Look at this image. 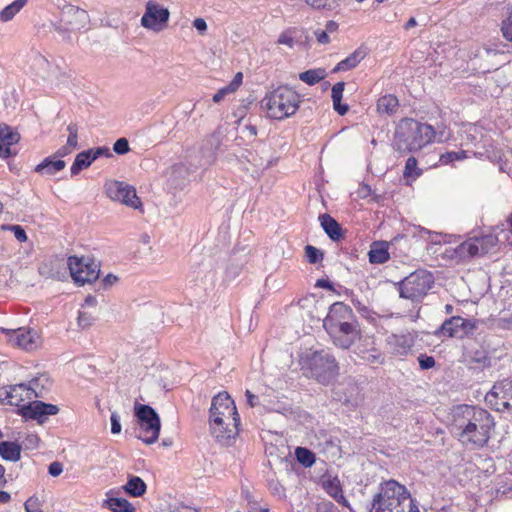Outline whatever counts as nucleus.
<instances>
[{
    "label": "nucleus",
    "instance_id": "nucleus-1",
    "mask_svg": "<svg viewBox=\"0 0 512 512\" xmlns=\"http://www.w3.org/2000/svg\"><path fill=\"white\" fill-rule=\"evenodd\" d=\"M452 415V429L462 445L478 449L489 442L495 422L487 410L476 406L459 405L454 408Z\"/></svg>",
    "mask_w": 512,
    "mask_h": 512
},
{
    "label": "nucleus",
    "instance_id": "nucleus-2",
    "mask_svg": "<svg viewBox=\"0 0 512 512\" xmlns=\"http://www.w3.org/2000/svg\"><path fill=\"white\" fill-rule=\"evenodd\" d=\"M40 378H33L29 384L24 383L11 385L5 391L3 401L9 405L17 406L18 413L25 419L36 420L39 424L45 422L48 416L56 415L59 408L56 405L44 403L42 401H31L25 404V400L32 398H42V390H38V382Z\"/></svg>",
    "mask_w": 512,
    "mask_h": 512
},
{
    "label": "nucleus",
    "instance_id": "nucleus-3",
    "mask_svg": "<svg viewBox=\"0 0 512 512\" xmlns=\"http://www.w3.org/2000/svg\"><path fill=\"white\" fill-rule=\"evenodd\" d=\"M240 417L232 398L221 392L212 399L209 411V425L212 436L224 446L233 443L239 433Z\"/></svg>",
    "mask_w": 512,
    "mask_h": 512
},
{
    "label": "nucleus",
    "instance_id": "nucleus-4",
    "mask_svg": "<svg viewBox=\"0 0 512 512\" xmlns=\"http://www.w3.org/2000/svg\"><path fill=\"white\" fill-rule=\"evenodd\" d=\"M370 512H420L408 489L390 479L380 483L373 496Z\"/></svg>",
    "mask_w": 512,
    "mask_h": 512
},
{
    "label": "nucleus",
    "instance_id": "nucleus-5",
    "mask_svg": "<svg viewBox=\"0 0 512 512\" xmlns=\"http://www.w3.org/2000/svg\"><path fill=\"white\" fill-rule=\"evenodd\" d=\"M436 132L433 126L413 118H403L397 124L392 146L400 153H413L431 143Z\"/></svg>",
    "mask_w": 512,
    "mask_h": 512
},
{
    "label": "nucleus",
    "instance_id": "nucleus-6",
    "mask_svg": "<svg viewBox=\"0 0 512 512\" xmlns=\"http://www.w3.org/2000/svg\"><path fill=\"white\" fill-rule=\"evenodd\" d=\"M261 103L270 118L283 120L296 113L300 95L288 86H279L266 94Z\"/></svg>",
    "mask_w": 512,
    "mask_h": 512
},
{
    "label": "nucleus",
    "instance_id": "nucleus-7",
    "mask_svg": "<svg viewBox=\"0 0 512 512\" xmlns=\"http://www.w3.org/2000/svg\"><path fill=\"white\" fill-rule=\"evenodd\" d=\"M433 284V274L425 269H418L405 277L397 285L401 298L410 300L413 303H419L427 295Z\"/></svg>",
    "mask_w": 512,
    "mask_h": 512
},
{
    "label": "nucleus",
    "instance_id": "nucleus-8",
    "mask_svg": "<svg viewBox=\"0 0 512 512\" xmlns=\"http://www.w3.org/2000/svg\"><path fill=\"white\" fill-rule=\"evenodd\" d=\"M305 365L311 375L322 383L327 384L338 374V363L335 357L324 350L315 351L305 359Z\"/></svg>",
    "mask_w": 512,
    "mask_h": 512
},
{
    "label": "nucleus",
    "instance_id": "nucleus-9",
    "mask_svg": "<svg viewBox=\"0 0 512 512\" xmlns=\"http://www.w3.org/2000/svg\"><path fill=\"white\" fill-rule=\"evenodd\" d=\"M134 412L139 425L138 438L146 444L155 443L158 440L161 427L156 411L149 405L136 403Z\"/></svg>",
    "mask_w": 512,
    "mask_h": 512
},
{
    "label": "nucleus",
    "instance_id": "nucleus-10",
    "mask_svg": "<svg viewBox=\"0 0 512 512\" xmlns=\"http://www.w3.org/2000/svg\"><path fill=\"white\" fill-rule=\"evenodd\" d=\"M67 264L73 280L80 285L92 283L99 278L100 264L90 257L70 256Z\"/></svg>",
    "mask_w": 512,
    "mask_h": 512
},
{
    "label": "nucleus",
    "instance_id": "nucleus-11",
    "mask_svg": "<svg viewBox=\"0 0 512 512\" xmlns=\"http://www.w3.org/2000/svg\"><path fill=\"white\" fill-rule=\"evenodd\" d=\"M170 11L154 0L145 4V12L141 17V26L155 33L162 32L168 26Z\"/></svg>",
    "mask_w": 512,
    "mask_h": 512
},
{
    "label": "nucleus",
    "instance_id": "nucleus-12",
    "mask_svg": "<svg viewBox=\"0 0 512 512\" xmlns=\"http://www.w3.org/2000/svg\"><path fill=\"white\" fill-rule=\"evenodd\" d=\"M325 330L331 337L334 345L341 349H349L361 336L358 321L333 326L329 325Z\"/></svg>",
    "mask_w": 512,
    "mask_h": 512
},
{
    "label": "nucleus",
    "instance_id": "nucleus-13",
    "mask_svg": "<svg viewBox=\"0 0 512 512\" xmlns=\"http://www.w3.org/2000/svg\"><path fill=\"white\" fill-rule=\"evenodd\" d=\"M492 409L499 412L512 411V381L496 382L485 396Z\"/></svg>",
    "mask_w": 512,
    "mask_h": 512
},
{
    "label": "nucleus",
    "instance_id": "nucleus-14",
    "mask_svg": "<svg viewBox=\"0 0 512 512\" xmlns=\"http://www.w3.org/2000/svg\"><path fill=\"white\" fill-rule=\"evenodd\" d=\"M106 193L113 201H118L133 209H142V203L136 194L135 188L125 182H108L106 184Z\"/></svg>",
    "mask_w": 512,
    "mask_h": 512
},
{
    "label": "nucleus",
    "instance_id": "nucleus-15",
    "mask_svg": "<svg viewBox=\"0 0 512 512\" xmlns=\"http://www.w3.org/2000/svg\"><path fill=\"white\" fill-rule=\"evenodd\" d=\"M8 337V342L21 349L32 351L37 349L41 344V339L38 333L31 329L20 327L16 329H1Z\"/></svg>",
    "mask_w": 512,
    "mask_h": 512
},
{
    "label": "nucleus",
    "instance_id": "nucleus-16",
    "mask_svg": "<svg viewBox=\"0 0 512 512\" xmlns=\"http://www.w3.org/2000/svg\"><path fill=\"white\" fill-rule=\"evenodd\" d=\"M354 321H357V318L352 308L343 302H335L330 306L329 312L323 321V326L326 328L329 325L346 324Z\"/></svg>",
    "mask_w": 512,
    "mask_h": 512
},
{
    "label": "nucleus",
    "instance_id": "nucleus-17",
    "mask_svg": "<svg viewBox=\"0 0 512 512\" xmlns=\"http://www.w3.org/2000/svg\"><path fill=\"white\" fill-rule=\"evenodd\" d=\"M60 22L66 29L80 30L88 22V14L76 6L66 5L61 10Z\"/></svg>",
    "mask_w": 512,
    "mask_h": 512
},
{
    "label": "nucleus",
    "instance_id": "nucleus-18",
    "mask_svg": "<svg viewBox=\"0 0 512 512\" xmlns=\"http://www.w3.org/2000/svg\"><path fill=\"white\" fill-rule=\"evenodd\" d=\"M385 341L388 352L394 356H406L415 344V338L409 332L391 334Z\"/></svg>",
    "mask_w": 512,
    "mask_h": 512
},
{
    "label": "nucleus",
    "instance_id": "nucleus-19",
    "mask_svg": "<svg viewBox=\"0 0 512 512\" xmlns=\"http://www.w3.org/2000/svg\"><path fill=\"white\" fill-rule=\"evenodd\" d=\"M460 327V316H452L446 319L442 325L435 330L434 335L438 338L462 339Z\"/></svg>",
    "mask_w": 512,
    "mask_h": 512
},
{
    "label": "nucleus",
    "instance_id": "nucleus-20",
    "mask_svg": "<svg viewBox=\"0 0 512 512\" xmlns=\"http://www.w3.org/2000/svg\"><path fill=\"white\" fill-rule=\"evenodd\" d=\"M20 140V135L7 125H0V157L11 156V146Z\"/></svg>",
    "mask_w": 512,
    "mask_h": 512
},
{
    "label": "nucleus",
    "instance_id": "nucleus-21",
    "mask_svg": "<svg viewBox=\"0 0 512 512\" xmlns=\"http://www.w3.org/2000/svg\"><path fill=\"white\" fill-rule=\"evenodd\" d=\"M366 55H367L366 47L361 46V47L357 48L347 58L340 61L333 69V72L346 71V70L355 68L366 57Z\"/></svg>",
    "mask_w": 512,
    "mask_h": 512
},
{
    "label": "nucleus",
    "instance_id": "nucleus-22",
    "mask_svg": "<svg viewBox=\"0 0 512 512\" xmlns=\"http://www.w3.org/2000/svg\"><path fill=\"white\" fill-rule=\"evenodd\" d=\"M319 220L325 233L333 241H339L343 237L342 228L339 223L329 214H322Z\"/></svg>",
    "mask_w": 512,
    "mask_h": 512
},
{
    "label": "nucleus",
    "instance_id": "nucleus-23",
    "mask_svg": "<svg viewBox=\"0 0 512 512\" xmlns=\"http://www.w3.org/2000/svg\"><path fill=\"white\" fill-rule=\"evenodd\" d=\"M112 491L107 492L108 498L103 500L102 508H107L112 512H134V506L124 498H116L110 496Z\"/></svg>",
    "mask_w": 512,
    "mask_h": 512
},
{
    "label": "nucleus",
    "instance_id": "nucleus-24",
    "mask_svg": "<svg viewBox=\"0 0 512 512\" xmlns=\"http://www.w3.org/2000/svg\"><path fill=\"white\" fill-rule=\"evenodd\" d=\"M65 166V161L55 159L54 157H47L35 167L34 171L42 175L51 176L63 170Z\"/></svg>",
    "mask_w": 512,
    "mask_h": 512
},
{
    "label": "nucleus",
    "instance_id": "nucleus-25",
    "mask_svg": "<svg viewBox=\"0 0 512 512\" xmlns=\"http://www.w3.org/2000/svg\"><path fill=\"white\" fill-rule=\"evenodd\" d=\"M52 64L46 57L41 54H36L32 59L31 69L34 74L43 80L50 78L52 73Z\"/></svg>",
    "mask_w": 512,
    "mask_h": 512
},
{
    "label": "nucleus",
    "instance_id": "nucleus-26",
    "mask_svg": "<svg viewBox=\"0 0 512 512\" xmlns=\"http://www.w3.org/2000/svg\"><path fill=\"white\" fill-rule=\"evenodd\" d=\"M399 100L393 94H386L377 100L376 109L379 114L393 115L397 112Z\"/></svg>",
    "mask_w": 512,
    "mask_h": 512
},
{
    "label": "nucleus",
    "instance_id": "nucleus-27",
    "mask_svg": "<svg viewBox=\"0 0 512 512\" xmlns=\"http://www.w3.org/2000/svg\"><path fill=\"white\" fill-rule=\"evenodd\" d=\"M0 456L7 461L17 462L21 458V446L16 442L0 443Z\"/></svg>",
    "mask_w": 512,
    "mask_h": 512
},
{
    "label": "nucleus",
    "instance_id": "nucleus-28",
    "mask_svg": "<svg viewBox=\"0 0 512 512\" xmlns=\"http://www.w3.org/2000/svg\"><path fill=\"white\" fill-rule=\"evenodd\" d=\"M344 87V82H337L333 85L331 93L333 108L341 116L345 115L349 110L348 105L341 103Z\"/></svg>",
    "mask_w": 512,
    "mask_h": 512
},
{
    "label": "nucleus",
    "instance_id": "nucleus-29",
    "mask_svg": "<svg viewBox=\"0 0 512 512\" xmlns=\"http://www.w3.org/2000/svg\"><path fill=\"white\" fill-rule=\"evenodd\" d=\"M389 259L388 247L385 242L373 243L369 251V261L375 264L385 263Z\"/></svg>",
    "mask_w": 512,
    "mask_h": 512
},
{
    "label": "nucleus",
    "instance_id": "nucleus-30",
    "mask_svg": "<svg viewBox=\"0 0 512 512\" xmlns=\"http://www.w3.org/2000/svg\"><path fill=\"white\" fill-rule=\"evenodd\" d=\"M145 482L138 476H130L123 490L132 497H140L146 492Z\"/></svg>",
    "mask_w": 512,
    "mask_h": 512
},
{
    "label": "nucleus",
    "instance_id": "nucleus-31",
    "mask_svg": "<svg viewBox=\"0 0 512 512\" xmlns=\"http://www.w3.org/2000/svg\"><path fill=\"white\" fill-rule=\"evenodd\" d=\"M91 154L92 150L82 151L79 154H77L74 163L71 166V174L73 176L78 175L81 172V170L89 167L92 164L93 159L91 157Z\"/></svg>",
    "mask_w": 512,
    "mask_h": 512
},
{
    "label": "nucleus",
    "instance_id": "nucleus-32",
    "mask_svg": "<svg viewBox=\"0 0 512 512\" xmlns=\"http://www.w3.org/2000/svg\"><path fill=\"white\" fill-rule=\"evenodd\" d=\"M456 252L462 256H468V257H474L481 254V250L478 244L477 237L470 238L467 241H464L461 243L457 249Z\"/></svg>",
    "mask_w": 512,
    "mask_h": 512
},
{
    "label": "nucleus",
    "instance_id": "nucleus-33",
    "mask_svg": "<svg viewBox=\"0 0 512 512\" xmlns=\"http://www.w3.org/2000/svg\"><path fill=\"white\" fill-rule=\"evenodd\" d=\"M327 76L324 68L309 69L299 74V79L308 85H315Z\"/></svg>",
    "mask_w": 512,
    "mask_h": 512
},
{
    "label": "nucleus",
    "instance_id": "nucleus-34",
    "mask_svg": "<svg viewBox=\"0 0 512 512\" xmlns=\"http://www.w3.org/2000/svg\"><path fill=\"white\" fill-rule=\"evenodd\" d=\"M27 0H15L0 11V21L8 22L26 5Z\"/></svg>",
    "mask_w": 512,
    "mask_h": 512
},
{
    "label": "nucleus",
    "instance_id": "nucleus-35",
    "mask_svg": "<svg viewBox=\"0 0 512 512\" xmlns=\"http://www.w3.org/2000/svg\"><path fill=\"white\" fill-rule=\"evenodd\" d=\"M295 456L297 461L304 467H311L315 463V454L307 448L297 447Z\"/></svg>",
    "mask_w": 512,
    "mask_h": 512
},
{
    "label": "nucleus",
    "instance_id": "nucleus-36",
    "mask_svg": "<svg viewBox=\"0 0 512 512\" xmlns=\"http://www.w3.org/2000/svg\"><path fill=\"white\" fill-rule=\"evenodd\" d=\"M313 9L334 10L340 6L339 0H304Z\"/></svg>",
    "mask_w": 512,
    "mask_h": 512
},
{
    "label": "nucleus",
    "instance_id": "nucleus-37",
    "mask_svg": "<svg viewBox=\"0 0 512 512\" xmlns=\"http://www.w3.org/2000/svg\"><path fill=\"white\" fill-rule=\"evenodd\" d=\"M422 173V170L417 166V160L415 157L411 156L406 160L403 176L405 178L416 179Z\"/></svg>",
    "mask_w": 512,
    "mask_h": 512
},
{
    "label": "nucleus",
    "instance_id": "nucleus-38",
    "mask_svg": "<svg viewBox=\"0 0 512 512\" xmlns=\"http://www.w3.org/2000/svg\"><path fill=\"white\" fill-rule=\"evenodd\" d=\"M362 359L370 365H382L384 363V355L378 349L367 350Z\"/></svg>",
    "mask_w": 512,
    "mask_h": 512
},
{
    "label": "nucleus",
    "instance_id": "nucleus-39",
    "mask_svg": "<svg viewBox=\"0 0 512 512\" xmlns=\"http://www.w3.org/2000/svg\"><path fill=\"white\" fill-rule=\"evenodd\" d=\"M478 244L481 250V254H485L489 251L491 247H494L497 244V237L494 235H485L482 237H477Z\"/></svg>",
    "mask_w": 512,
    "mask_h": 512
},
{
    "label": "nucleus",
    "instance_id": "nucleus-40",
    "mask_svg": "<svg viewBox=\"0 0 512 512\" xmlns=\"http://www.w3.org/2000/svg\"><path fill=\"white\" fill-rule=\"evenodd\" d=\"M460 326H461L460 327L461 328V336L463 339L464 337H467V336H470L473 334V332L477 328V323L474 320H469V319L460 317Z\"/></svg>",
    "mask_w": 512,
    "mask_h": 512
},
{
    "label": "nucleus",
    "instance_id": "nucleus-41",
    "mask_svg": "<svg viewBox=\"0 0 512 512\" xmlns=\"http://www.w3.org/2000/svg\"><path fill=\"white\" fill-rule=\"evenodd\" d=\"M466 157H467L466 151H464V150H461L458 152L451 151V152H446V153L442 154L440 156V162L442 164H448V163H451L454 161L463 160Z\"/></svg>",
    "mask_w": 512,
    "mask_h": 512
},
{
    "label": "nucleus",
    "instance_id": "nucleus-42",
    "mask_svg": "<svg viewBox=\"0 0 512 512\" xmlns=\"http://www.w3.org/2000/svg\"><path fill=\"white\" fill-rule=\"evenodd\" d=\"M305 254L308 262L311 264H316L323 259V253L319 249L311 245H307L305 247Z\"/></svg>",
    "mask_w": 512,
    "mask_h": 512
},
{
    "label": "nucleus",
    "instance_id": "nucleus-43",
    "mask_svg": "<svg viewBox=\"0 0 512 512\" xmlns=\"http://www.w3.org/2000/svg\"><path fill=\"white\" fill-rule=\"evenodd\" d=\"M67 130L69 132V135L66 145L73 150L78 146V127L75 123H70L67 127Z\"/></svg>",
    "mask_w": 512,
    "mask_h": 512
},
{
    "label": "nucleus",
    "instance_id": "nucleus-44",
    "mask_svg": "<svg viewBox=\"0 0 512 512\" xmlns=\"http://www.w3.org/2000/svg\"><path fill=\"white\" fill-rule=\"evenodd\" d=\"M2 229L13 232L15 238L20 243H24L28 239L25 230L20 225H3Z\"/></svg>",
    "mask_w": 512,
    "mask_h": 512
},
{
    "label": "nucleus",
    "instance_id": "nucleus-45",
    "mask_svg": "<svg viewBox=\"0 0 512 512\" xmlns=\"http://www.w3.org/2000/svg\"><path fill=\"white\" fill-rule=\"evenodd\" d=\"M293 34H294V30H292V29L283 31L277 39V44L285 45L289 48H293L294 43H295Z\"/></svg>",
    "mask_w": 512,
    "mask_h": 512
},
{
    "label": "nucleus",
    "instance_id": "nucleus-46",
    "mask_svg": "<svg viewBox=\"0 0 512 512\" xmlns=\"http://www.w3.org/2000/svg\"><path fill=\"white\" fill-rule=\"evenodd\" d=\"M501 31L503 37L512 42V13H510L501 24Z\"/></svg>",
    "mask_w": 512,
    "mask_h": 512
},
{
    "label": "nucleus",
    "instance_id": "nucleus-47",
    "mask_svg": "<svg viewBox=\"0 0 512 512\" xmlns=\"http://www.w3.org/2000/svg\"><path fill=\"white\" fill-rule=\"evenodd\" d=\"M130 150L129 143L126 138H119L113 145V151L119 155H124Z\"/></svg>",
    "mask_w": 512,
    "mask_h": 512
},
{
    "label": "nucleus",
    "instance_id": "nucleus-48",
    "mask_svg": "<svg viewBox=\"0 0 512 512\" xmlns=\"http://www.w3.org/2000/svg\"><path fill=\"white\" fill-rule=\"evenodd\" d=\"M77 320H78V325L82 329H86L92 325L94 318L90 313L80 311Z\"/></svg>",
    "mask_w": 512,
    "mask_h": 512
},
{
    "label": "nucleus",
    "instance_id": "nucleus-49",
    "mask_svg": "<svg viewBox=\"0 0 512 512\" xmlns=\"http://www.w3.org/2000/svg\"><path fill=\"white\" fill-rule=\"evenodd\" d=\"M418 363L421 369L428 370L435 366V359L432 356L420 354L418 357Z\"/></svg>",
    "mask_w": 512,
    "mask_h": 512
},
{
    "label": "nucleus",
    "instance_id": "nucleus-50",
    "mask_svg": "<svg viewBox=\"0 0 512 512\" xmlns=\"http://www.w3.org/2000/svg\"><path fill=\"white\" fill-rule=\"evenodd\" d=\"M92 154L91 157L94 160L99 158L100 156H106V157H112L113 154L111 153L110 149L108 147H98L96 149H91Z\"/></svg>",
    "mask_w": 512,
    "mask_h": 512
},
{
    "label": "nucleus",
    "instance_id": "nucleus-51",
    "mask_svg": "<svg viewBox=\"0 0 512 512\" xmlns=\"http://www.w3.org/2000/svg\"><path fill=\"white\" fill-rule=\"evenodd\" d=\"M242 80L243 74L241 72H238L235 74L232 81L226 87L230 89V91L233 93L240 87V85L242 84Z\"/></svg>",
    "mask_w": 512,
    "mask_h": 512
},
{
    "label": "nucleus",
    "instance_id": "nucleus-52",
    "mask_svg": "<svg viewBox=\"0 0 512 512\" xmlns=\"http://www.w3.org/2000/svg\"><path fill=\"white\" fill-rule=\"evenodd\" d=\"M48 472L53 477L59 476L63 472V464L58 461L52 462L48 467Z\"/></svg>",
    "mask_w": 512,
    "mask_h": 512
},
{
    "label": "nucleus",
    "instance_id": "nucleus-53",
    "mask_svg": "<svg viewBox=\"0 0 512 512\" xmlns=\"http://www.w3.org/2000/svg\"><path fill=\"white\" fill-rule=\"evenodd\" d=\"M111 432L113 434H118L121 432V424H120V421H119V416L117 415V413L113 412L111 414Z\"/></svg>",
    "mask_w": 512,
    "mask_h": 512
},
{
    "label": "nucleus",
    "instance_id": "nucleus-54",
    "mask_svg": "<svg viewBox=\"0 0 512 512\" xmlns=\"http://www.w3.org/2000/svg\"><path fill=\"white\" fill-rule=\"evenodd\" d=\"M193 27L200 33L204 34L207 30V23L203 18H196L193 21Z\"/></svg>",
    "mask_w": 512,
    "mask_h": 512
},
{
    "label": "nucleus",
    "instance_id": "nucleus-55",
    "mask_svg": "<svg viewBox=\"0 0 512 512\" xmlns=\"http://www.w3.org/2000/svg\"><path fill=\"white\" fill-rule=\"evenodd\" d=\"M315 36H316V39L317 41L320 43V44H329L330 43V37L328 36V33L327 31L325 30H317L315 31Z\"/></svg>",
    "mask_w": 512,
    "mask_h": 512
},
{
    "label": "nucleus",
    "instance_id": "nucleus-56",
    "mask_svg": "<svg viewBox=\"0 0 512 512\" xmlns=\"http://www.w3.org/2000/svg\"><path fill=\"white\" fill-rule=\"evenodd\" d=\"M232 93L230 89H228L226 86L219 89L216 94L213 96V101L215 103H219L221 100L224 99V97L228 94Z\"/></svg>",
    "mask_w": 512,
    "mask_h": 512
},
{
    "label": "nucleus",
    "instance_id": "nucleus-57",
    "mask_svg": "<svg viewBox=\"0 0 512 512\" xmlns=\"http://www.w3.org/2000/svg\"><path fill=\"white\" fill-rule=\"evenodd\" d=\"M71 151H72V149H71L69 146L65 145V146H62L61 148H59V149L55 152V154H54V156H53V157H54L55 159H56V158H57V159H60L61 157H64V156H66V155L70 154V153H71Z\"/></svg>",
    "mask_w": 512,
    "mask_h": 512
},
{
    "label": "nucleus",
    "instance_id": "nucleus-58",
    "mask_svg": "<svg viewBox=\"0 0 512 512\" xmlns=\"http://www.w3.org/2000/svg\"><path fill=\"white\" fill-rule=\"evenodd\" d=\"M277 162H278V158H273V159L269 160L265 165H263L262 163H258L256 160L252 161L254 166L259 167L263 170H266V169L276 165Z\"/></svg>",
    "mask_w": 512,
    "mask_h": 512
},
{
    "label": "nucleus",
    "instance_id": "nucleus-59",
    "mask_svg": "<svg viewBox=\"0 0 512 512\" xmlns=\"http://www.w3.org/2000/svg\"><path fill=\"white\" fill-rule=\"evenodd\" d=\"M36 505V500H33L32 498L28 499L25 504V511L26 512H42L41 509H39L37 506L35 508H32L33 505Z\"/></svg>",
    "mask_w": 512,
    "mask_h": 512
},
{
    "label": "nucleus",
    "instance_id": "nucleus-60",
    "mask_svg": "<svg viewBox=\"0 0 512 512\" xmlns=\"http://www.w3.org/2000/svg\"><path fill=\"white\" fill-rule=\"evenodd\" d=\"M39 378L38 390H42V393L44 394V390L50 385V380L46 375H41Z\"/></svg>",
    "mask_w": 512,
    "mask_h": 512
},
{
    "label": "nucleus",
    "instance_id": "nucleus-61",
    "mask_svg": "<svg viewBox=\"0 0 512 512\" xmlns=\"http://www.w3.org/2000/svg\"><path fill=\"white\" fill-rule=\"evenodd\" d=\"M245 394H246L247 402L250 407H255L258 405V397L256 395L251 393V391H249V390H246Z\"/></svg>",
    "mask_w": 512,
    "mask_h": 512
},
{
    "label": "nucleus",
    "instance_id": "nucleus-62",
    "mask_svg": "<svg viewBox=\"0 0 512 512\" xmlns=\"http://www.w3.org/2000/svg\"><path fill=\"white\" fill-rule=\"evenodd\" d=\"M338 27L339 25L337 22L330 20L325 25V31H327V33H334L338 30Z\"/></svg>",
    "mask_w": 512,
    "mask_h": 512
},
{
    "label": "nucleus",
    "instance_id": "nucleus-63",
    "mask_svg": "<svg viewBox=\"0 0 512 512\" xmlns=\"http://www.w3.org/2000/svg\"><path fill=\"white\" fill-rule=\"evenodd\" d=\"M118 278L113 275V274H108L104 280H103V283L105 286H111L113 285L115 282H117Z\"/></svg>",
    "mask_w": 512,
    "mask_h": 512
},
{
    "label": "nucleus",
    "instance_id": "nucleus-64",
    "mask_svg": "<svg viewBox=\"0 0 512 512\" xmlns=\"http://www.w3.org/2000/svg\"><path fill=\"white\" fill-rule=\"evenodd\" d=\"M170 512H196V510H194L188 506H179V507H175L174 509L170 510Z\"/></svg>",
    "mask_w": 512,
    "mask_h": 512
}]
</instances>
